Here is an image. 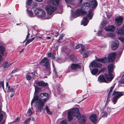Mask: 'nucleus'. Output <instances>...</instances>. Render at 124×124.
Masks as SVG:
<instances>
[{
    "label": "nucleus",
    "instance_id": "1",
    "mask_svg": "<svg viewBox=\"0 0 124 124\" xmlns=\"http://www.w3.org/2000/svg\"><path fill=\"white\" fill-rule=\"evenodd\" d=\"M73 116L78 118V122L80 124L85 123L86 122V117L84 116H81L78 108H75L69 110L68 114V118L69 121L72 119Z\"/></svg>",
    "mask_w": 124,
    "mask_h": 124
},
{
    "label": "nucleus",
    "instance_id": "2",
    "mask_svg": "<svg viewBox=\"0 0 124 124\" xmlns=\"http://www.w3.org/2000/svg\"><path fill=\"white\" fill-rule=\"evenodd\" d=\"M49 96V94L45 93L44 96L41 101L39 99L38 94H36L34 96L31 102V104L32 105L34 102H35L36 105L39 110V111L40 112H41L44 104L48 100Z\"/></svg>",
    "mask_w": 124,
    "mask_h": 124
},
{
    "label": "nucleus",
    "instance_id": "3",
    "mask_svg": "<svg viewBox=\"0 0 124 124\" xmlns=\"http://www.w3.org/2000/svg\"><path fill=\"white\" fill-rule=\"evenodd\" d=\"M90 2V3L88 2L84 3L82 6V8L83 10L87 9L89 8L90 4L93 5L92 7V9L89 10L88 13L86 15L90 19H91L93 15V12L97 7L98 3L97 1L95 0H91Z\"/></svg>",
    "mask_w": 124,
    "mask_h": 124
},
{
    "label": "nucleus",
    "instance_id": "4",
    "mask_svg": "<svg viewBox=\"0 0 124 124\" xmlns=\"http://www.w3.org/2000/svg\"><path fill=\"white\" fill-rule=\"evenodd\" d=\"M115 67V66L113 64H110L108 66V74H105V76L108 80L111 81L114 77L112 75L113 70Z\"/></svg>",
    "mask_w": 124,
    "mask_h": 124
},
{
    "label": "nucleus",
    "instance_id": "5",
    "mask_svg": "<svg viewBox=\"0 0 124 124\" xmlns=\"http://www.w3.org/2000/svg\"><path fill=\"white\" fill-rule=\"evenodd\" d=\"M87 13V12L85 11L82 8L77 9L75 11V13L72 12L71 18H74L80 16H83Z\"/></svg>",
    "mask_w": 124,
    "mask_h": 124
},
{
    "label": "nucleus",
    "instance_id": "6",
    "mask_svg": "<svg viewBox=\"0 0 124 124\" xmlns=\"http://www.w3.org/2000/svg\"><path fill=\"white\" fill-rule=\"evenodd\" d=\"M123 92H119L114 90L112 94V95L114 96L112 100V102L115 104L116 102L117 99L124 94Z\"/></svg>",
    "mask_w": 124,
    "mask_h": 124
},
{
    "label": "nucleus",
    "instance_id": "7",
    "mask_svg": "<svg viewBox=\"0 0 124 124\" xmlns=\"http://www.w3.org/2000/svg\"><path fill=\"white\" fill-rule=\"evenodd\" d=\"M35 15L40 17H44L45 16V12L44 10L40 8H38L34 10Z\"/></svg>",
    "mask_w": 124,
    "mask_h": 124
},
{
    "label": "nucleus",
    "instance_id": "8",
    "mask_svg": "<svg viewBox=\"0 0 124 124\" xmlns=\"http://www.w3.org/2000/svg\"><path fill=\"white\" fill-rule=\"evenodd\" d=\"M45 8L47 14L50 15L52 16L53 13L56 10V8L51 5H48L46 6L45 7Z\"/></svg>",
    "mask_w": 124,
    "mask_h": 124
},
{
    "label": "nucleus",
    "instance_id": "9",
    "mask_svg": "<svg viewBox=\"0 0 124 124\" xmlns=\"http://www.w3.org/2000/svg\"><path fill=\"white\" fill-rule=\"evenodd\" d=\"M40 64L43 66H45L46 68L49 69L50 66L49 64V60L46 58H44L40 62Z\"/></svg>",
    "mask_w": 124,
    "mask_h": 124
},
{
    "label": "nucleus",
    "instance_id": "10",
    "mask_svg": "<svg viewBox=\"0 0 124 124\" xmlns=\"http://www.w3.org/2000/svg\"><path fill=\"white\" fill-rule=\"evenodd\" d=\"M116 55V53H112L109 54L108 57V61L109 62H113L114 61Z\"/></svg>",
    "mask_w": 124,
    "mask_h": 124
},
{
    "label": "nucleus",
    "instance_id": "11",
    "mask_svg": "<svg viewBox=\"0 0 124 124\" xmlns=\"http://www.w3.org/2000/svg\"><path fill=\"white\" fill-rule=\"evenodd\" d=\"M111 48L113 50H116L118 47L119 45V42L117 40L111 41Z\"/></svg>",
    "mask_w": 124,
    "mask_h": 124
},
{
    "label": "nucleus",
    "instance_id": "12",
    "mask_svg": "<svg viewBox=\"0 0 124 124\" xmlns=\"http://www.w3.org/2000/svg\"><path fill=\"white\" fill-rule=\"evenodd\" d=\"M107 81L106 80L104 76L103 75H100L99 77L98 78V81L100 83L106 82L108 83L111 81L108 80L107 79Z\"/></svg>",
    "mask_w": 124,
    "mask_h": 124
},
{
    "label": "nucleus",
    "instance_id": "13",
    "mask_svg": "<svg viewBox=\"0 0 124 124\" xmlns=\"http://www.w3.org/2000/svg\"><path fill=\"white\" fill-rule=\"evenodd\" d=\"M91 65L92 67H101L102 66V64L98 62L94 61L91 63Z\"/></svg>",
    "mask_w": 124,
    "mask_h": 124
},
{
    "label": "nucleus",
    "instance_id": "14",
    "mask_svg": "<svg viewBox=\"0 0 124 124\" xmlns=\"http://www.w3.org/2000/svg\"><path fill=\"white\" fill-rule=\"evenodd\" d=\"M123 19L121 17H117L115 19V20L116 22V24L118 26H120L122 23Z\"/></svg>",
    "mask_w": 124,
    "mask_h": 124
},
{
    "label": "nucleus",
    "instance_id": "15",
    "mask_svg": "<svg viewBox=\"0 0 124 124\" xmlns=\"http://www.w3.org/2000/svg\"><path fill=\"white\" fill-rule=\"evenodd\" d=\"M116 33L118 35H123L124 34V24L120 29L117 28L116 30Z\"/></svg>",
    "mask_w": 124,
    "mask_h": 124
},
{
    "label": "nucleus",
    "instance_id": "16",
    "mask_svg": "<svg viewBox=\"0 0 124 124\" xmlns=\"http://www.w3.org/2000/svg\"><path fill=\"white\" fill-rule=\"evenodd\" d=\"M52 62L53 67V77L54 78H60V77L58 76L57 72L56 71V69L55 68L54 65L53 63V62L52 61Z\"/></svg>",
    "mask_w": 124,
    "mask_h": 124
},
{
    "label": "nucleus",
    "instance_id": "17",
    "mask_svg": "<svg viewBox=\"0 0 124 124\" xmlns=\"http://www.w3.org/2000/svg\"><path fill=\"white\" fill-rule=\"evenodd\" d=\"M90 118L91 120L94 123L96 122L97 119V116L96 114H94L91 115L90 116Z\"/></svg>",
    "mask_w": 124,
    "mask_h": 124
},
{
    "label": "nucleus",
    "instance_id": "18",
    "mask_svg": "<svg viewBox=\"0 0 124 124\" xmlns=\"http://www.w3.org/2000/svg\"><path fill=\"white\" fill-rule=\"evenodd\" d=\"M115 28V27L114 25H108L106 26L105 28V29L108 31H113Z\"/></svg>",
    "mask_w": 124,
    "mask_h": 124
},
{
    "label": "nucleus",
    "instance_id": "19",
    "mask_svg": "<svg viewBox=\"0 0 124 124\" xmlns=\"http://www.w3.org/2000/svg\"><path fill=\"white\" fill-rule=\"evenodd\" d=\"M36 84L38 86L41 87L46 86L48 84L47 83H45L44 82L42 81H37L36 82Z\"/></svg>",
    "mask_w": 124,
    "mask_h": 124
},
{
    "label": "nucleus",
    "instance_id": "20",
    "mask_svg": "<svg viewBox=\"0 0 124 124\" xmlns=\"http://www.w3.org/2000/svg\"><path fill=\"white\" fill-rule=\"evenodd\" d=\"M89 22V21L87 20V17H85L81 21V24H83L84 26H85L87 25Z\"/></svg>",
    "mask_w": 124,
    "mask_h": 124
},
{
    "label": "nucleus",
    "instance_id": "21",
    "mask_svg": "<svg viewBox=\"0 0 124 124\" xmlns=\"http://www.w3.org/2000/svg\"><path fill=\"white\" fill-rule=\"evenodd\" d=\"M115 84H114L110 88V90L108 93V96L107 97V99H109L110 98L111 96L112 95L113 90V89Z\"/></svg>",
    "mask_w": 124,
    "mask_h": 124
},
{
    "label": "nucleus",
    "instance_id": "22",
    "mask_svg": "<svg viewBox=\"0 0 124 124\" xmlns=\"http://www.w3.org/2000/svg\"><path fill=\"white\" fill-rule=\"evenodd\" d=\"M80 66L78 64H72L71 66V68L73 70H76L80 68Z\"/></svg>",
    "mask_w": 124,
    "mask_h": 124
},
{
    "label": "nucleus",
    "instance_id": "23",
    "mask_svg": "<svg viewBox=\"0 0 124 124\" xmlns=\"http://www.w3.org/2000/svg\"><path fill=\"white\" fill-rule=\"evenodd\" d=\"M106 37H110L111 38L113 39L116 36L115 34L113 33L109 32L107 33L106 34Z\"/></svg>",
    "mask_w": 124,
    "mask_h": 124
},
{
    "label": "nucleus",
    "instance_id": "24",
    "mask_svg": "<svg viewBox=\"0 0 124 124\" xmlns=\"http://www.w3.org/2000/svg\"><path fill=\"white\" fill-rule=\"evenodd\" d=\"M98 35L99 36H101L106 38V36L105 33L103 31H99L97 33Z\"/></svg>",
    "mask_w": 124,
    "mask_h": 124
},
{
    "label": "nucleus",
    "instance_id": "25",
    "mask_svg": "<svg viewBox=\"0 0 124 124\" xmlns=\"http://www.w3.org/2000/svg\"><path fill=\"white\" fill-rule=\"evenodd\" d=\"M96 60L100 62L105 63L107 62V57H105L104 58L96 59Z\"/></svg>",
    "mask_w": 124,
    "mask_h": 124
},
{
    "label": "nucleus",
    "instance_id": "26",
    "mask_svg": "<svg viewBox=\"0 0 124 124\" xmlns=\"http://www.w3.org/2000/svg\"><path fill=\"white\" fill-rule=\"evenodd\" d=\"M26 14L30 17H33L35 16L32 11L27 9L26 10Z\"/></svg>",
    "mask_w": 124,
    "mask_h": 124
},
{
    "label": "nucleus",
    "instance_id": "27",
    "mask_svg": "<svg viewBox=\"0 0 124 124\" xmlns=\"http://www.w3.org/2000/svg\"><path fill=\"white\" fill-rule=\"evenodd\" d=\"M60 0H50V2L55 5H58Z\"/></svg>",
    "mask_w": 124,
    "mask_h": 124
},
{
    "label": "nucleus",
    "instance_id": "28",
    "mask_svg": "<svg viewBox=\"0 0 124 124\" xmlns=\"http://www.w3.org/2000/svg\"><path fill=\"white\" fill-rule=\"evenodd\" d=\"M12 63H9L7 61H5L3 63V67L4 68H8L9 67Z\"/></svg>",
    "mask_w": 124,
    "mask_h": 124
},
{
    "label": "nucleus",
    "instance_id": "29",
    "mask_svg": "<svg viewBox=\"0 0 124 124\" xmlns=\"http://www.w3.org/2000/svg\"><path fill=\"white\" fill-rule=\"evenodd\" d=\"M76 0H65L66 2L68 3L71 4L72 5H74L75 3Z\"/></svg>",
    "mask_w": 124,
    "mask_h": 124
},
{
    "label": "nucleus",
    "instance_id": "30",
    "mask_svg": "<svg viewBox=\"0 0 124 124\" xmlns=\"http://www.w3.org/2000/svg\"><path fill=\"white\" fill-rule=\"evenodd\" d=\"M98 71V69L97 68H94L92 70H91L92 74L93 75H95L96 74Z\"/></svg>",
    "mask_w": 124,
    "mask_h": 124
},
{
    "label": "nucleus",
    "instance_id": "31",
    "mask_svg": "<svg viewBox=\"0 0 124 124\" xmlns=\"http://www.w3.org/2000/svg\"><path fill=\"white\" fill-rule=\"evenodd\" d=\"M5 48L3 46H0V52L3 55V53L5 51Z\"/></svg>",
    "mask_w": 124,
    "mask_h": 124
},
{
    "label": "nucleus",
    "instance_id": "32",
    "mask_svg": "<svg viewBox=\"0 0 124 124\" xmlns=\"http://www.w3.org/2000/svg\"><path fill=\"white\" fill-rule=\"evenodd\" d=\"M47 69V70L45 71L44 72L46 73V75H49L50 73L51 72H50V66H49V69H48L47 68H46Z\"/></svg>",
    "mask_w": 124,
    "mask_h": 124
},
{
    "label": "nucleus",
    "instance_id": "33",
    "mask_svg": "<svg viewBox=\"0 0 124 124\" xmlns=\"http://www.w3.org/2000/svg\"><path fill=\"white\" fill-rule=\"evenodd\" d=\"M45 109L46 111V113L48 114L51 115L52 114V112L50 111V110L49 109L48 107L46 106L45 108Z\"/></svg>",
    "mask_w": 124,
    "mask_h": 124
},
{
    "label": "nucleus",
    "instance_id": "34",
    "mask_svg": "<svg viewBox=\"0 0 124 124\" xmlns=\"http://www.w3.org/2000/svg\"><path fill=\"white\" fill-rule=\"evenodd\" d=\"M103 113V116L104 117H107V116L108 114L106 112V108H105V109L104 110Z\"/></svg>",
    "mask_w": 124,
    "mask_h": 124
},
{
    "label": "nucleus",
    "instance_id": "35",
    "mask_svg": "<svg viewBox=\"0 0 124 124\" xmlns=\"http://www.w3.org/2000/svg\"><path fill=\"white\" fill-rule=\"evenodd\" d=\"M31 3V0H27L26 2V7L28 8V7L27 5L28 6H30Z\"/></svg>",
    "mask_w": 124,
    "mask_h": 124
},
{
    "label": "nucleus",
    "instance_id": "36",
    "mask_svg": "<svg viewBox=\"0 0 124 124\" xmlns=\"http://www.w3.org/2000/svg\"><path fill=\"white\" fill-rule=\"evenodd\" d=\"M57 89L58 92H60L62 91V89L61 85L58 86L57 88Z\"/></svg>",
    "mask_w": 124,
    "mask_h": 124
},
{
    "label": "nucleus",
    "instance_id": "37",
    "mask_svg": "<svg viewBox=\"0 0 124 124\" xmlns=\"http://www.w3.org/2000/svg\"><path fill=\"white\" fill-rule=\"evenodd\" d=\"M26 77L27 80H31V76L29 74H27L26 75Z\"/></svg>",
    "mask_w": 124,
    "mask_h": 124
},
{
    "label": "nucleus",
    "instance_id": "38",
    "mask_svg": "<svg viewBox=\"0 0 124 124\" xmlns=\"http://www.w3.org/2000/svg\"><path fill=\"white\" fill-rule=\"evenodd\" d=\"M8 92H12L14 91V89L12 88H10V86H8Z\"/></svg>",
    "mask_w": 124,
    "mask_h": 124
},
{
    "label": "nucleus",
    "instance_id": "39",
    "mask_svg": "<svg viewBox=\"0 0 124 124\" xmlns=\"http://www.w3.org/2000/svg\"><path fill=\"white\" fill-rule=\"evenodd\" d=\"M27 113L29 116H31V115H32V113L31 110V109L30 108L29 109Z\"/></svg>",
    "mask_w": 124,
    "mask_h": 124
},
{
    "label": "nucleus",
    "instance_id": "40",
    "mask_svg": "<svg viewBox=\"0 0 124 124\" xmlns=\"http://www.w3.org/2000/svg\"><path fill=\"white\" fill-rule=\"evenodd\" d=\"M31 120V119L30 118H29L24 122L23 123L24 124H28V123Z\"/></svg>",
    "mask_w": 124,
    "mask_h": 124
},
{
    "label": "nucleus",
    "instance_id": "41",
    "mask_svg": "<svg viewBox=\"0 0 124 124\" xmlns=\"http://www.w3.org/2000/svg\"><path fill=\"white\" fill-rule=\"evenodd\" d=\"M120 82L122 84H124V74L122 76Z\"/></svg>",
    "mask_w": 124,
    "mask_h": 124
},
{
    "label": "nucleus",
    "instance_id": "42",
    "mask_svg": "<svg viewBox=\"0 0 124 124\" xmlns=\"http://www.w3.org/2000/svg\"><path fill=\"white\" fill-rule=\"evenodd\" d=\"M35 92L34 96H35L36 94H37V93L38 92V90H39V88L38 87H35Z\"/></svg>",
    "mask_w": 124,
    "mask_h": 124
},
{
    "label": "nucleus",
    "instance_id": "43",
    "mask_svg": "<svg viewBox=\"0 0 124 124\" xmlns=\"http://www.w3.org/2000/svg\"><path fill=\"white\" fill-rule=\"evenodd\" d=\"M45 95V93H41L39 96V98L42 101V99L43 98Z\"/></svg>",
    "mask_w": 124,
    "mask_h": 124
},
{
    "label": "nucleus",
    "instance_id": "44",
    "mask_svg": "<svg viewBox=\"0 0 124 124\" xmlns=\"http://www.w3.org/2000/svg\"><path fill=\"white\" fill-rule=\"evenodd\" d=\"M81 50L80 51V53L81 54H82V53L84 51V48L85 46L84 45H81Z\"/></svg>",
    "mask_w": 124,
    "mask_h": 124
},
{
    "label": "nucleus",
    "instance_id": "45",
    "mask_svg": "<svg viewBox=\"0 0 124 124\" xmlns=\"http://www.w3.org/2000/svg\"><path fill=\"white\" fill-rule=\"evenodd\" d=\"M2 87L3 89H4V84L3 81H0V87Z\"/></svg>",
    "mask_w": 124,
    "mask_h": 124
},
{
    "label": "nucleus",
    "instance_id": "46",
    "mask_svg": "<svg viewBox=\"0 0 124 124\" xmlns=\"http://www.w3.org/2000/svg\"><path fill=\"white\" fill-rule=\"evenodd\" d=\"M107 23V22L106 21H103L101 23V25L102 26H105Z\"/></svg>",
    "mask_w": 124,
    "mask_h": 124
},
{
    "label": "nucleus",
    "instance_id": "47",
    "mask_svg": "<svg viewBox=\"0 0 124 124\" xmlns=\"http://www.w3.org/2000/svg\"><path fill=\"white\" fill-rule=\"evenodd\" d=\"M35 39V37H33L32 38H31V39H29V40H28L27 42H28V43L29 44L30 42H31L33 40H34Z\"/></svg>",
    "mask_w": 124,
    "mask_h": 124
},
{
    "label": "nucleus",
    "instance_id": "48",
    "mask_svg": "<svg viewBox=\"0 0 124 124\" xmlns=\"http://www.w3.org/2000/svg\"><path fill=\"white\" fill-rule=\"evenodd\" d=\"M60 124H67L66 120H65L62 121L60 123Z\"/></svg>",
    "mask_w": 124,
    "mask_h": 124
},
{
    "label": "nucleus",
    "instance_id": "49",
    "mask_svg": "<svg viewBox=\"0 0 124 124\" xmlns=\"http://www.w3.org/2000/svg\"><path fill=\"white\" fill-rule=\"evenodd\" d=\"M119 39L121 41L124 42V36L120 37L119 38Z\"/></svg>",
    "mask_w": 124,
    "mask_h": 124
},
{
    "label": "nucleus",
    "instance_id": "50",
    "mask_svg": "<svg viewBox=\"0 0 124 124\" xmlns=\"http://www.w3.org/2000/svg\"><path fill=\"white\" fill-rule=\"evenodd\" d=\"M105 108H106V111L109 114L111 111L110 108L109 107H106Z\"/></svg>",
    "mask_w": 124,
    "mask_h": 124
},
{
    "label": "nucleus",
    "instance_id": "51",
    "mask_svg": "<svg viewBox=\"0 0 124 124\" xmlns=\"http://www.w3.org/2000/svg\"><path fill=\"white\" fill-rule=\"evenodd\" d=\"M28 33L27 34L26 36V39H28L29 38L30 36V34L29 33V31L28 30Z\"/></svg>",
    "mask_w": 124,
    "mask_h": 124
},
{
    "label": "nucleus",
    "instance_id": "52",
    "mask_svg": "<svg viewBox=\"0 0 124 124\" xmlns=\"http://www.w3.org/2000/svg\"><path fill=\"white\" fill-rule=\"evenodd\" d=\"M83 56L84 58H86L87 57V53H84L83 54Z\"/></svg>",
    "mask_w": 124,
    "mask_h": 124
},
{
    "label": "nucleus",
    "instance_id": "53",
    "mask_svg": "<svg viewBox=\"0 0 124 124\" xmlns=\"http://www.w3.org/2000/svg\"><path fill=\"white\" fill-rule=\"evenodd\" d=\"M3 115L2 114H0V122L3 118Z\"/></svg>",
    "mask_w": 124,
    "mask_h": 124
},
{
    "label": "nucleus",
    "instance_id": "54",
    "mask_svg": "<svg viewBox=\"0 0 124 124\" xmlns=\"http://www.w3.org/2000/svg\"><path fill=\"white\" fill-rule=\"evenodd\" d=\"M6 120V118H4L3 120V121L0 124H4L5 122V120Z\"/></svg>",
    "mask_w": 124,
    "mask_h": 124
},
{
    "label": "nucleus",
    "instance_id": "55",
    "mask_svg": "<svg viewBox=\"0 0 124 124\" xmlns=\"http://www.w3.org/2000/svg\"><path fill=\"white\" fill-rule=\"evenodd\" d=\"M80 46V45L79 44L77 45L75 47V49H78Z\"/></svg>",
    "mask_w": 124,
    "mask_h": 124
},
{
    "label": "nucleus",
    "instance_id": "56",
    "mask_svg": "<svg viewBox=\"0 0 124 124\" xmlns=\"http://www.w3.org/2000/svg\"><path fill=\"white\" fill-rule=\"evenodd\" d=\"M14 94V92H12L11 93L10 95V97L11 98H12Z\"/></svg>",
    "mask_w": 124,
    "mask_h": 124
},
{
    "label": "nucleus",
    "instance_id": "57",
    "mask_svg": "<svg viewBox=\"0 0 124 124\" xmlns=\"http://www.w3.org/2000/svg\"><path fill=\"white\" fill-rule=\"evenodd\" d=\"M63 36L61 34L60 35V37L58 39V40H59L62 39Z\"/></svg>",
    "mask_w": 124,
    "mask_h": 124
},
{
    "label": "nucleus",
    "instance_id": "58",
    "mask_svg": "<svg viewBox=\"0 0 124 124\" xmlns=\"http://www.w3.org/2000/svg\"><path fill=\"white\" fill-rule=\"evenodd\" d=\"M52 56V54L51 53H48V57H50Z\"/></svg>",
    "mask_w": 124,
    "mask_h": 124
},
{
    "label": "nucleus",
    "instance_id": "59",
    "mask_svg": "<svg viewBox=\"0 0 124 124\" xmlns=\"http://www.w3.org/2000/svg\"><path fill=\"white\" fill-rule=\"evenodd\" d=\"M20 118H19L17 117L16 119L15 120V121L16 122H18L19 121Z\"/></svg>",
    "mask_w": 124,
    "mask_h": 124
},
{
    "label": "nucleus",
    "instance_id": "60",
    "mask_svg": "<svg viewBox=\"0 0 124 124\" xmlns=\"http://www.w3.org/2000/svg\"><path fill=\"white\" fill-rule=\"evenodd\" d=\"M37 2H41L43 1V0H35Z\"/></svg>",
    "mask_w": 124,
    "mask_h": 124
},
{
    "label": "nucleus",
    "instance_id": "61",
    "mask_svg": "<svg viewBox=\"0 0 124 124\" xmlns=\"http://www.w3.org/2000/svg\"><path fill=\"white\" fill-rule=\"evenodd\" d=\"M17 70V69H16L14 70H13L12 72V73H14Z\"/></svg>",
    "mask_w": 124,
    "mask_h": 124
},
{
    "label": "nucleus",
    "instance_id": "62",
    "mask_svg": "<svg viewBox=\"0 0 124 124\" xmlns=\"http://www.w3.org/2000/svg\"><path fill=\"white\" fill-rule=\"evenodd\" d=\"M9 84L8 82H7L6 83V88L7 87L8 88V86H8Z\"/></svg>",
    "mask_w": 124,
    "mask_h": 124
},
{
    "label": "nucleus",
    "instance_id": "63",
    "mask_svg": "<svg viewBox=\"0 0 124 124\" xmlns=\"http://www.w3.org/2000/svg\"><path fill=\"white\" fill-rule=\"evenodd\" d=\"M58 34H59L58 32H57L56 33V35H55V36L56 37L58 36Z\"/></svg>",
    "mask_w": 124,
    "mask_h": 124
},
{
    "label": "nucleus",
    "instance_id": "64",
    "mask_svg": "<svg viewBox=\"0 0 124 124\" xmlns=\"http://www.w3.org/2000/svg\"><path fill=\"white\" fill-rule=\"evenodd\" d=\"M32 120L33 121H35V119L34 118H32Z\"/></svg>",
    "mask_w": 124,
    "mask_h": 124
}]
</instances>
